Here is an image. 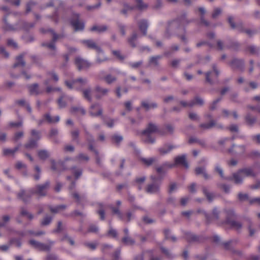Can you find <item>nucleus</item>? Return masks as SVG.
<instances>
[{"instance_id": "1", "label": "nucleus", "mask_w": 260, "mask_h": 260, "mask_svg": "<svg viewBox=\"0 0 260 260\" xmlns=\"http://www.w3.org/2000/svg\"><path fill=\"white\" fill-rule=\"evenodd\" d=\"M191 21L187 19L186 12L182 13L176 19L168 23L164 34V37L169 39L172 34L179 36V34L185 31L184 25L188 24Z\"/></svg>"}, {"instance_id": "2", "label": "nucleus", "mask_w": 260, "mask_h": 260, "mask_svg": "<svg viewBox=\"0 0 260 260\" xmlns=\"http://www.w3.org/2000/svg\"><path fill=\"white\" fill-rule=\"evenodd\" d=\"M73 160L72 158L69 157L65 158L63 160H59L57 161L52 159L51 160V169L53 171L60 173L62 171L69 169L68 161Z\"/></svg>"}, {"instance_id": "3", "label": "nucleus", "mask_w": 260, "mask_h": 260, "mask_svg": "<svg viewBox=\"0 0 260 260\" xmlns=\"http://www.w3.org/2000/svg\"><path fill=\"white\" fill-rule=\"evenodd\" d=\"M50 187V182L47 180L43 184H37L34 188H31V191L39 198L44 197L47 195Z\"/></svg>"}, {"instance_id": "4", "label": "nucleus", "mask_w": 260, "mask_h": 260, "mask_svg": "<svg viewBox=\"0 0 260 260\" xmlns=\"http://www.w3.org/2000/svg\"><path fill=\"white\" fill-rule=\"evenodd\" d=\"M71 23L76 31H82L84 28V23L78 13H73L71 19Z\"/></svg>"}, {"instance_id": "5", "label": "nucleus", "mask_w": 260, "mask_h": 260, "mask_svg": "<svg viewBox=\"0 0 260 260\" xmlns=\"http://www.w3.org/2000/svg\"><path fill=\"white\" fill-rule=\"evenodd\" d=\"M29 243L31 246L39 250L49 251L54 242L53 241H49L48 244H45L43 243H41L32 239L29 241Z\"/></svg>"}, {"instance_id": "6", "label": "nucleus", "mask_w": 260, "mask_h": 260, "mask_svg": "<svg viewBox=\"0 0 260 260\" xmlns=\"http://www.w3.org/2000/svg\"><path fill=\"white\" fill-rule=\"evenodd\" d=\"M75 64L79 71L87 70L91 66V63L80 56H77L75 59Z\"/></svg>"}, {"instance_id": "7", "label": "nucleus", "mask_w": 260, "mask_h": 260, "mask_svg": "<svg viewBox=\"0 0 260 260\" xmlns=\"http://www.w3.org/2000/svg\"><path fill=\"white\" fill-rule=\"evenodd\" d=\"M157 133L160 135H165L166 133L161 130H159L158 126L154 123L150 122L147 125L146 128L142 132V134H149Z\"/></svg>"}, {"instance_id": "8", "label": "nucleus", "mask_w": 260, "mask_h": 260, "mask_svg": "<svg viewBox=\"0 0 260 260\" xmlns=\"http://www.w3.org/2000/svg\"><path fill=\"white\" fill-rule=\"evenodd\" d=\"M175 166V165H171L167 162L162 164L159 166H155V169L156 173L159 175V179L161 180L164 176L166 174L167 171V168H172Z\"/></svg>"}, {"instance_id": "9", "label": "nucleus", "mask_w": 260, "mask_h": 260, "mask_svg": "<svg viewBox=\"0 0 260 260\" xmlns=\"http://www.w3.org/2000/svg\"><path fill=\"white\" fill-rule=\"evenodd\" d=\"M184 238L189 243H199L203 241L202 236L197 235L189 232H184Z\"/></svg>"}, {"instance_id": "10", "label": "nucleus", "mask_w": 260, "mask_h": 260, "mask_svg": "<svg viewBox=\"0 0 260 260\" xmlns=\"http://www.w3.org/2000/svg\"><path fill=\"white\" fill-rule=\"evenodd\" d=\"M89 113L92 117L100 116L102 115L103 109L99 103H95L90 106Z\"/></svg>"}, {"instance_id": "11", "label": "nucleus", "mask_w": 260, "mask_h": 260, "mask_svg": "<svg viewBox=\"0 0 260 260\" xmlns=\"http://www.w3.org/2000/svg\"><path fill=\"white\" fill-rule=\"evenodd\" d=\"M204 212V215L206 218V221L207 224H209L213 220H218L219 219L220 212L217 207H214L212 210V214L210 215L206 211Z\"/></svg>"}, {"instance_id": "12", "label": "nucleus", "mask_w": 260, "mask_h": 260, "mask_svg": "<svg viewBox=\"0 0 260 260\" xmlns=\"http://www.w3.org/2000/svg\"><path fill=\"white\" fill-rule=\"evenodd\" d=\"M160 183L151 182L148 184L145 188V191L150 194H158L160 192Z\"/></svg>"}, {"instance_id": "13", "label": "nucleus", "mask_w": 260, "mask_h": 260, "mask_svg": "<svg viewBox=\"0 0 260 260\" xmlns=\"http://www.w3.org/2000/svg\"><path fill=\"white\" fill-rule=\"evenodd\" d=\"M32 194H34L31 192V189L28 191L22 189L17 193V198L26 204L30 201Z\"/></svg>"}, {"instance_id": "14", "label": "nucleus", "mask_w": 260, "mask_h": 260, "mask_svg": "<svg viewBox=\"0 0 260 260\" xmlns=\"http://www.w3.org/2000/svg\"><path fill=\"white\" fill-rule=\"evenodd\" d=\"M230 66L234 69H237L243 72L244 71V61L243 59L234 58L230 63Z\"/></svg>"}, {"instance_id": "15", "label": "nucleus", "mask_w": 260, "mask_h": 260, "mask_svg": "<svg viewBox=\"0 0 260 260\" xmlns=\"http://www.w3.org/2000/svg\"><path fill=\"white\" fill-rule=\"evenodd\" d=\"M83 43L85 44L88 48L95 50L98 54H104V51L101 48V47L99 46L93 40H83Z\"/></svg>"}, {"instance_id": "16", "label": "nucleus", "mask_w": 260, "mask_h": 260, "mask_svg": "<svg viewBox=\"0 0 260 260\" xmlns=\"http://www.w3.org/2000/svg\"><path fill=\"white\" fill-rule=\"evenodd\" d=\"M241 173L239 170L236 173H234L232 176L226 177L225 180L233 181L236 184H241L243 181V178L241 176Z\"/></svg>"}, {"instance_id": "17", "label": "nucleus", "mask_w": 260, "mask_h": 260, "mask_svg": "<svg viewBox=\"0 0 260 260\" xmlns=\"http://www.w3.org/2000/svg\"><path fill=\"white\" fill-rule=\"evenodd\" d=\"M216 125V122L214 119H211L208 123H202L199 125L200 132L203 133L205 131L212 129Z\"/></svg>"}, {"instance_id": "18", "label": "nucleus", "mask_w": 260, "mask_h": 260, "mask_svg": "<svg viewBox=\"0 0 260 260\" xmlns=\"http://www.w3.org/2000/svg\"><path fill=\"white\" fill-rule=\"evenodd\" d=\"M94 90L96 92L95 98L97 100H100L103 96H106L109 91V89L103 88L100 85H96L95 87Z\"/></svg>"}, {"instance_id": "19", "label": "nucleus", "mask_w": 260, "mask_h": 260, "mask_svg": "<svg viewBox=\"0 0 260 260\" xmlns=\"http://www.w3.org/2000/svg\"><path fill=\"white\" fill-rule=\"evenodd\" d=\"M194 172L196 175H200L202 174L206 180H208L212 178L211 176L207 173L205 166L196 168L194 169Z\"/></svg>"}, {"instance_id": "20", "label": "nucleus", "mask_w": 260, "mask_h": 260, "mask_svg": "<svg viewBox=\"0 0 260 260\" xmlns=\"http://www.w3.org/2000/svg\"><path fill=\"white\" fill-rule=\"evenodd\" d=\"M175 163L173 165H182L185 168H188V164L186 161V156L185 154L182 155H179L176 156L174 159Z\"/></svg>"}, {"instance_id": "21", "label": "nucleus", "mask_w": 260, "mask_h": 260, "mask_svg": "<svg viewBox=\"0 0 260 260\" xmlns=\"http://www.w3.org/2000/svg\"><path fill=\"white\" fill-rule=\"evenodd\" d=\"M139 30L142 32L143 35H147V29L149 26V23L147 19H142L137 22Z\"/></svg>"}, {"instance_id": "22", "label": "nucleus", "mask_w": 260, "mask_h": 260, "mask_svg": "<svg viewBox=\"0 0 260 260\" xmlns=\"http://www.w3.org/2000/svg\"><path fill=\"white\" fill-rule=\"evenodd\" d=\"M239 172L244 175L246 177H255L257 175V174L254 172L253 168L251 167L244 168L239 169Z\"/></svg>"}, {"instance_id": "23", "label": "nucleus", "mask_w": 260, "mask_h": 260, "mask_svg": "<svg viewBox=\"0 0 260 260\" xmlns=\"http://www.w3.org/2000/svg\"><path fill=\"white\" fill-rule=\"evenodd\" d=\"M30 95H37L41 93L39 89V85L38 83H34L27 86Z\"/></svg>"}, {"instance_id": "24", "label": "nucleus", "mask_w": 260, "mask_h": 260, "mask_svg": "<svg viewBox=\"0 0 260 260\" xmlns=\"http://www.w3.org/2000/svg\"><path fill=\"white\" fill-rule=\"evenodd\" d=\"M176 148V146L170 144H166L158 149V152L161 155H165L169 153L172 149Z\"/></svg>"}, {"instance_id": "25", "label": "nucleus", "mask_w": 260, "mask_h": 260, "mask_svg": "<svg viewBox=\"0 0 260 260\" xmlns=\"http://www.w3.org/2000/svg\"><path fill=\"white\" fill-rule=\"evenodd\" d=\"M224 212L226 214V218L225 220V223L226 224L234 220V219L236 217V214L233 209H225Z\"/></svg>"}, {"instance_id": "26", "label": "nucleus", "mask_w": 260, "mask_h": 260, "mask_svg": "<svg viewBox=\"0 0 260 260\" xmlns=\"http://www.w3.org/2000/svg\"><path fill=\"white\" fill-rule=\"evenodd\" d=\"M162 58V56L160 55L151 56L148 60V66L153 67H158L159 66V60Z\"/></svg>"}, {"instance_id": "27", "label": "nucleus", "mask_w": 260, "mask_h": 260, "mask_svg": "<svg viewBox=\"0 0 260 260\" xmlns=\"http://www.w3.org/2000/svg\"><path fill=\"white\" fill-rule=\"evenodd\" d=\"M69 170H71L72 173L73 174L75 177V180H78L82 175V169L79 168L76 166H73L71 167H69Z\"/></svg>"}, {"instance_id": "28", "label": "nucleus", "mask_w": 260, "mask_h": 260, "mask_svg": "<svg viewBox=\"0 0 260 260\" xmlns=\"http://www.w3.org/2000/svg\"><path fill=\"white\" fill-rule=\"evenodd\" d=\"M244 119L246 124L249 126H252L257 121V118L255 116H252L250 113L247 112L244 117Z\"/></svg>"}, {"instance_id": "29", "label": "nucleus", "mask_w": 260, "mask_h": 260, "mask_svg": "<svg viewBox=\"0 0 260 260\" xmlns=\"http://www.w3.org/2000/svg\"><path fill=\"white\" fill-rule=\"evenodd\" d=\"M142 141L147 144H152L155 142V139L152 137L151 134H142Z\"/></svg>"}, {"instance_id": "30", "label": "nucleus", "mask_w": 260, "mask_h": 260, "mask_svg": "<svg viewBox=\"0 0 260 260\" xmlns=\"http://www.w3.org/2000/svg\"><path fill=\"white\" fill-rule=\"evenodd\" d=\"M138 38L139 35L136 31H134L132 33L131 36L127 39V42L131 47L133 48L137 47Z\"/></svg>"}, {"instance_id": "31", "label": "nucleus", "mask_w": 260, "mask_h": 260, "mask_svg": "<svg viewBox=\"0 0 260 260\" xmlns=\"http://www.w3.org/2000/svg\"><path fill=\"white\" fill-rule=\"evenodd\" d=\"M25 54V53H23L16 57V62L13 66V68H16L19 66H25V62L23 59Z\"/></svg>"}, {"instance_id": "32", "label": "nucleus", "mask_w": 260, "mask_h": 260, "mask_svg": "<svg viewBox=\"0 0 260 260\" xmlns=\"http://www.w3.org/2000/svg\"><path fill=\"white\" fill-rule=\"evenodd\" d=\"M44 117L46 120V122L49 124L57 123L60 120V117L59 116H56L53 117L49 113L45 114L44 115Z\"/></svg>"}, {"instance_id": "33", "label": "nucleus", "mask_w": 260, "mask_h": 260, "mask_svg": "<svg viewBox=\"0 0 260 260\" xmlns=\"http://www.w3.org/2000/svg\"><path fill=\"white\" fill-rule=\"evenodd\" d=\"M202 191L205 196L206 197L207 200L210 203L212 202L214 199L215 197V196L214 193L213 192H210L207 187L205 186H203L202 187Z\"/></svg>"}, {"instance_id": "34", "label": "nucleus", "mask_w": 260, "mask_h": 260, "mask_svg": "<svg viewBox=\"0 0 260 260\" xmlns=\"http://www.w3.org/2000/svg\"><path fill=\"white\" fill-rule=\"evenodd\" d=\"M141 106L142 108H144L146 111H149L151 109H155L158 107L156 103L153 102L149 104L145 101H142L141 103Z\"/></svg>"}, {"instance_id": "35", "label": "nucleus", "mask_w": 260, "mask_h": 260, "mask_svg": "<svg viewBox=\"0 0 260 260\" xmlns=\"http://www.w3.org/2000/svg\"><path fill=\"white\" fill-rule=\"evenodd\" d=\"M72 197L76 200L78 204H81L82 202L86 201V198L85 194L80 195L76 191L71 192Z\"/></svg>"}, {"instance_id": "36", "label": "nucleus", "mask_w": 260, "mask_h": 260, "mask_svg": "<svg viewBox=\"0 0 260 260\" xmlns=\"http://www.w3.org/2000/svg\"><path fill=\"white\" fill-rule=\"evenodd\" d=\"M53 217L49 215H46L40 221L41 226H47L52 222Z\"/></svg>"}, {"instance_id": "37", "label": "nucleus", "mask_w": 260, "mask_h": 260, "mask_svg": "<svg viewBox=\"0 0 260 260\" xmlns=\"http://www.w3.org/2000/svg\"><path fill=\"white\" fill-rule=\"evenodd\" d=\"M66 97L67 95L64 93L61 92L60 96L58 99L57 103L60 109L64 108L67 106V102L64 100Z\"/></svg>"}, {"instance_id": "38", "label": "nucleus", "mask_w": 260, "mask_h": 260, "mask_svg": "<svg viewBox=\"0 0 260 260\" xmlns=\"http://www.w3.org/2000/svg\"><path fill=\"white\" fill-rule=\"evenodd\" d=\"M48 207L51 213L56 214L60 211H63L66 209L67 206L65 205H59L54 207L51 205H48Z\"/></svg>"}, {"instance_id": "39", "label": "nucleus", "mask_w": 260, "mask_h": 260, "mask_svg": "<svg viewBox=\"0 0 260 260\" xmlns=\"http://www.w3.org/2000/svg\"><path fill=\"white\" fill-rule=\"evenodd\" d=\"M194 143H197L203 147H205L206 146V142L204 140L199 139L196 137H191L188 140V143L191 144Z\"/></svg>"}, {"instance_id": "40", "label": "nucleus", "mask_w": 260, "mask_h": 260, "mask_svg": "<svg viewBox=\"0 0 260 260\" xmlns=\"http://www.w3.org/2000/svg\"><path fill=\"white\" fill-rule=\"evenodd\" d=\"M38 141L35 138H30L27 143L24 145L26 149H31L38 147Z\"/></svg>"}, {"instance_id": "41", "label": "nucleus", "mask_w": 260, "mask_h": 260, "mask_svg": "<svg viewBox=\"0 0 260 260\" xmlns=\"http://www.w3.org/2000/svg\"><path fill=\"white\" fill-rule=\"evenodd\" d=\"M38 156L41 160H45L49 157L50 153L46 149H41L38 151Z\"/></svg>"}, {"instance_id": "42", "label": "nucleus", "mask_w": 260, "mask_h": 260, "mask_svg": "<svg viewBox=\"0 0 260 260\" xmlns=\"http://www.w3.org/2000/svg\"><path fill=\"white\" fill-rule=\"evenodd\" d=\"M227 224L230 225L232 228L235 229L238 232L240 231L243 226L242 223L235 220H233Z\"/></svg>"}, {"instance_id": "43", "label": "nucleus", "mask_w": 260, "mask_h": 260, "mask_svg": "<svg viewBox=\"0 0 260 260\" xmlns=\"http://www.w3.org/2000/svg\"><path fill=\"white\" fill-rule=\"evenodd\" d=\"M179 49V47L177 45H172L169 50H166L164 51L163 55L165 56H170L174 52L178 51Z\"/></svg>"}, {"instance_id": "44", "label": "nucleus", "mask_w": 260, "mask_h": 260, "mask_svg": "<svg viewBox=\"0 0 260 260\" xmlns=\"http://www.w3.org/2000/svg\"><path fill=\"white\" fill-rule=\"evenodd\" d=\"M240 46V45L239 43L230 41L228 44L225 45V47L227 49H231L234 51H238Z\"/></svg>"}, {"instance_id": "45", "label": "nucleus", "mask_w": 260, "mask_h": 260, "mask_svg": "<svg viewBox=\"0 0 260 260\" xmlns=\"http://www.w3.org/2000/svg\"><path fill=\"white\" fill-rule=\"evenodd\" d=\"M21 146V144L20 143H19L16 147L14 148L13 149H10L8 148H4L3 149V154L5 155H8L10 154H13L16 152H17L19 147Z\"/></svg>"}, {"instance_id": "46", "label": "nucleus", "mask_w": 260, "mask_h": 260, "mask_svg": "<svg viewBox=\"0 0 260 260\" xmlns=\"http://www.w3.org/2000/svg\"><path fill=\"white\" fill-rule=\"evenodd\" d=\"M140 160L143 164H144L147 167H149L151 166L153 162L156 161L157 158L156 157H150L148 158L141 157Z\"/></svg>"}, {"instance_id": "47", "label": "nucleus", "mask_w": 260, "mask_h": 260, "mask_svg": "<svg viewBox=\"0 0 260 260\" xmlns=\"http://www.w3.org/2000/svg\"><path fill=\"white\" fill-rule=\"evenodd\" d=\"M71 135L72 141L78 144L79 143V130L76 128L72 131L71 132Z\"/></svg>"}, {"instance_id": "48", "label": "nucleus", "mask_w": 260, "mask_h": 260, "mask_svg": "<svg viewBox=\"0 0 260 260\" xmlns=\"http://www.w3.org/2000/svg\"><path fill=\"white\" fill-rule=\"evenodd\" d=\"M108 26L105 25L97 26L94 25L91 28V31H97L99 33L105 32L108 30Z\"/></svg>"}, {"instance_id": "49", "label": "nucleus", "mask_w": 260, "mask_h": 260, "mask_svg": "<svg viewBox=\"0 0 260 260\" xmlns=\"http://www.w3.org/2000/svg\"><path fill=\"white\" fill-rule=\"evenodd\" d=\"M91 89L90 88H87L84 89L82 91L83 97L89 102H91L92 97L91 95Z\"/></svg>"}, {"instance_id": "50", "label": "nucleus", "mask_w": 260, "mask_h": 260, "mask_svg": "<svg viewBox=\"0 0 260 260\" xmlns=\"http://www.w3.org/2000/svg\"><path fill=\"white\" fill-rule=\"evenodd\" d=\"M41 46L43 47H47L51 50H55L56 49L55 42L53 41V40H51L50 43H42Z\"/></svg>"}, {"instance_id": "51", "label": "nucleus", "mask_w": 260, "mask_h": 260, "mask_svg": "<svg viewBox=\"0 0 260 260\" xmlns=\"http://www.w3.org/2000/svg\"><path fill=\"white\" fill-rule=\"evenodd\" d=\"M117 80L116 77L112 76L111 74H108L104 77V80L108 84H111L115 82Z\"/></svg>"}, {"instance_id": "52", "label": "nucleus", "mask_w": 260, "mask_h": 260, "mask_svg": "<svg viewBox=\"0 0 260 260\" xmlns=\"http://www.w3.org/2000/svg\"><path fill=\"white\" fill-rule=\"evenodd\" d=\"M99 209L97 211V213L100 216V219L102 220L105 219V210H104V205L102 203H99L98 204Z\"/></svg>"}, {"instance_id": "53", "label": "nucleus", "mask_w": 260, "mask_h": 260, "mask_svg": "<svg viewBox=\"0 0 260 260\" xmlns=\"http://www.w3.org/2000/svg\"><path fill=\"white\" fill-rule=\"evenodd\" d=\"M113 214L117 215L118 217L120 220L124 219V216L120 212L118 208L114 207L113 206L110 207Z\"/></svg>"}, {"instance_id": "54", "label": "nucleus", "mask_w": 260, "mask_h": 260, "mask_svg": "<svg viewBox=\"0 0 260 260\" xmlns=\"http://www.w3.org/2000/svg\"><path fill=\"white\" fill-rule=\"evenodd\" d=\"M122 242L126 245H133L135 243L134 239L128 236H124L122 239Z\"/></svg>"}, {"instance_id": "55", "label": "nucleus", "mask_w": 260, "mask_h": 260, "mask_svg": "<svg viewBox=\"0 0 260 260\" xmlns=\"http://www.w3.org/2000/svg\"><path fill=\"white\" fill-rule=\"evenodd\" d=\"M136 2L137 3L136 8L138 9L139 10L142 11L144 9H146L148 7V5L144 4L142 0H136Z\"/></svg>"}, {"instance_id": "56", "label": "nucleus", "mask_w": 260, "mask_h": 260, "mask_svg": "<svg viewBox=\"0 0 260 260\" xmlns=\"http://www.w3.org/2000/svg\"><path fill=\"white\" fill-rule=\"evenodd\" d=\"M61 241H68L71 245L73 246L75 244L74 239L69 236L67 233L63 234L62 237L61 239Z\"/></svg>"}, {"instance_id": "57", "label": "nucleus", "mask_w": 260, "mask_h": 260, "mask_svg": "<svg viewBox=\"0 0 260 260\" xmlns=\"http://www.w3.org/2000/svg\"><path fill=\"white\" fill-rule=\"evenodd\" d=\"M48 31H50V33L52 35V39L53 41H55V42L58 39H62L64 37V35L63 34H57L55 32L54 30H53L51 28H49L48 29Z\"/></svg>"}, {"instance_id": "58", "label": "nucleus", "mask_w": 260, "mask_h": 260, "mask_svg": "<svg viewBox=\"0 0 260 260\" xmlns=\"http://www.w3.org/2000/svg\"><path fill=\"white\" fill-rule=\"evenodd\" d=\"M111 140L114 143L119 145V143L123 140V137L121 136L114 134L111 137Z\"/></svg>"}, {"instance_id": "59", "label": "nucleus", "mask_w": 260, "mask_h": 260, "mask_svg": "<svg viewBox=\"0 0 260 260\" xmlns=\"http://www.w3.org/2000/svg\"><path fill=\"white\" fill-rule=\"evenodd\" d=\"M84 132L86 136V139L88 144L94 143L95 140L93 136L88 131H87L86 128H84Z\"/></svg>"}, {"instance_id": "60", "label": "nucleus", "mask_w": 260, "mask_h": 260, "mask_svg": "<svg viewBox=\"0 0 260 260\" xmlns=\"http://www.w3.org/2000/svg\"><path fill=\"white\" fill-rule=\"evenodd\" d=\"M3 21L4 22V25L3 26V28L6 30H15V28L11 25L9 24L7 20L6 16H4L3 18Z\"/></svg>"}, {"instance_id": "61", "label": "nucleus", "mask_w": 260, "mask_h": 260, "mask_svg": "<svg viewBox=\"0 0 260 260\" xmlns=\"http://www.w3.org/2000/svg\"><path fill=\"white\" fill-rule=\"evenodd\" d=\"M217 186L220 189H222L224 192L226 193H228L230 191V186L227 184L218 183H217Z\"/></svg>"}, {"instance_id": "62", "label": "nucleus", "mask_w": 260, "mask_h": 260, "mask_svg": "<svg viewBox=\"0 0 260 260\" xmlns=\"http://www.w3.org/2000/svg\"><path fill=\"white\" fill-rule=\"evenodd\" d=\"M71 113H77V112H80L82 115H85L86 113V111L81 107H72L71 108Z\"/></svg>"}, {"instance_id": "63", "label": "nucleus", "mask_w": 260, "mask_h": 260, "mask_svg": "<svg viewBox=\"0 0 260 260\" xmlns=\"http://www.w3.org/2000/svg\"><path fill=\"white\" fill-rule=\"evenodd\" d=\"M249 187L252 190L260 189V178L255 179L254 183L249 185Z\"/></svg>"}, {"instance_id": "64", "label": "nucleus", "mask_w": 260, "mask_h": 260, "mask_svg": "<svg viewBox=\"0 0 260 260\" xmlns=\"http://www.w3.org/2000/svg\"><path fill=\"white\" fill-rule=\"evenodd\" d=\"M247 49L252 54H257L259 51L258 47L253 45L248 46Z\"/></svg>"}]
</instances>
